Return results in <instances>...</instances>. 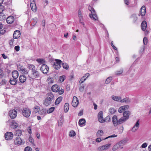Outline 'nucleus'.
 Segmentation results:
<instances>
[{
    "mask_svg": "<svg viewBox=\"0 0 151 151\" xmlns=\"http://www.w3.org/2000/svg\"><path fill=\"white\" fill-rule=\"evenodd\" d=\"M47 95V97L43 101V104L46 106H48L51 103L52 100L54 98V96L52 93H48Z\"/></svg>",
    "mask_w": 151,
    "mask_h": 151,
    "instance_id": "nucleus-1",
    "label": "nucleus"
},
{
    "mask_svg": "<svg viewBox=\"0 0 151 151\" xmlns=\"http://www.w3.org/2000/svg\"><path fill=\"white\" fill-rule=\"evenodd\" d=\"M88 9L91 13V14H89L90 17L91 18H92L93 20H98V17L94 8L91 7V6H88Z\"/></svg>",
    "mask_w": 151,
    "mask_h": 151,
    "instance_id": "nucleus-2",
    "label": "nucleus"
},
{
    "mask_svg": "<svg viewBox=\"0 0 151 151\" xmlns=\"http://www.w3.org/2000/svg\"><path fill=\"white\" fill-rule=\"evenodd\" d=\"M112 122L114 127H116L118 125L120 124L123 123L121 118L118 119L117 116L116 115L113 116L112 119Z\"/></svg>",
    "mask_w": 151,
    "mask_h": 151,
    "instance_id": "nucleus-3",
    "label": "nucleus"
},
{
    "mask_svg": "<svg viewBox=\"0 0 151 151\" xmlns=\"http://www.w3.org/2000/svg\"><path fill=\"white\" fill-rule=\"evenodd\" d=\"M130 113L129 111H125L123 113V117L121 118L123 123L127 120L129 118Z\"/></svg>",
    "mask_w": 151,
    "mask_h": 151,
    "instance_id": "nucleus-4",
    "label": "nucleus"
},
{
    "mask_svg": "<svg viewBox=\"0 0 151 151\" xmlns=\"http://www.w3.org/2000/svg\"><path fill=\"white\" fill-rule=\"evenodd\" d=\"M55 62L54 63L53 65L55 69L58 70L60 69L61 66L62 61L60 60L57 59H55Z\"/></svg>",
    "mask_w": 151,
    "mask_h": 151,
    "instance_id": "nucleus-5",
    "label": "nucleus"
},
{
    "mask_svg": "<svg viewBox=\"0 0 151 151\" xmlns=\"http://www.w3.org/2000/svg\"><path fill=\"white\" fill-rule=\"evenodd\" d=\"M17 69L19 71L21 72L22 74H27L28 73V71L24 68V67L22 65H17Z\"/></svg>",
    "mask_w": 151,
    "mask_h": 151,
    "instance_id": "nucleus-6",
    "label": "nucleus"
},
{
    "mask_svg": "<svg viewBox=\"0 0 151 151\" xmlns=\"http://www.w3.org/2000/svg\"><path fill=\"white\" fill-rule=\"evenodd\" d=\"M40 70L44 74H46L49 71V68L46 64H43L41 65Z\"/></svg>",
    "mask_w": 151,
    "mask_h": 151,
    "instance_id": "nucleus-7",
    "label": "nucleus"
},
{
    "mask_svg": "<svg viewBox=\"0 0 151 151\" xmlns=\"http://www.w3.org/2000/svg\"><path fill=\"white\" fill-rule=\"evenodd\" d=\"M22 113L24 117L28 118L30 115L31 111L29 109L25 108L23 109Z\"/></svg>",
    "mask_w": 151,
    "mask_h": 151,
    "instance_id": "nucleus-8",
    "label": "nucleus"
},
{
    "mask_svg": "<svg viewBox=\"0 0 151 151\" xmlns=\"http://www.w3.org/2000/svg\"><path fill=\"white\" fill-rule=\"evenodd\" d=\"M9 114L11 119H14L17 116V112L14 109L11 110L9 112Z\"/></svg>",
    "mask_w": 151,
    "mask_h": 151,
    "instance_id": "nucleus-9",
    "label": "nucleus"
},
{
    "mask_svg": "<svg viewBox=\"0 0 151 151\" xmlns=\"http://www.w3.org/2000/svg\"><path fill=\"white\" fill-rule=\"evenodd\" d=\"M14 142L15 145L18 146L23 145L25 143L24 140L22 139L19 137H17L16 139L14 140Z\"/></svg>",
    "mask_w": 151,
    "mask_h": 151,
    "instance_id": "nucleus-10",
    "label": "nucleus"
},
{
    "mask_svg": "<svg viewBox=\"0 0 151 151\" xmlns=\"http://www.w3.org/2000/svg\"><path fill=\"white\" fill-rule=\"evenodd\" d=\"M98 119L99 121L101 123L105 122V121L104 120L103 116V111H100L98 113Z\"/></svg>",
    "mask_w": 151,
    "mask_h": 151,
    "instance_id": "nucleus-11",
    "label": "nucleus"
},
{
    "mask_svg": "<svg viewBox=\"0 0 151 151\" xmlns=\"http://www.w3.org/2000/svg\"><path fill=\"white\" fill-rule=\"evenodd\" d=\"M146 13V8L145 6H143L141 8L140 11L139 13L138 14L139 16H141L142 17V18L143 19V17L145 16Z\"/></svg>",
    "mask_w": 151,
    "mask_h": 151,
    "instance_id": "nucleus-12",
    "label": "nucleus"
},
{
    "mask_svg": "<svg viewBox=\"0 0 151 151\" xmlns=\"http://www.w3.org/2000/svg\"><path fill=\"white\" fill-rule=\"evenodd\" d=\"M78 103L79 101L78 99L76 96H74L72 102V106L74 107H76L78 106Z\"/></svg>",
    "mask_w": 151,
    "mask_h": 151,
    "instance_id": "nucleus-13",
    "label": "nucleus"
},
{
    "mask_svg": "<svg viewBox=\"0 0 151 151\" xmlns=\"http://www.w3.org/2000/svg\"><path fill=\"white\" fill-rule=\"evenodd\" d=\"M4 136L6 139L10 140L13 138V134L12 132H7L5 134Z\"/></svg>",
    "mask_w": 151,
    "mask_h": 151,
    "instance_id": "nucleus-14",
    "label": "nucleus"
},
{
    "mask_svg": "<svg viewBox=\"0 0 151 151\" xmlns=\"http://www.w3.org/2000/svg\"><path fill=\"white\" fill-rule=\"evenodd\" d=\"M89 76L90 74L89 73L85 74L81 78L79 81V83H83Z\"/></svg>",
    "mask_w": 151,
    "mask_h": 151,
    "instance_id": "nucleus-15",
    "label": "nucleus"
},
{
    "mask_svg": "<svg viewBox=\"0 0 151 151\" xmlns=\"http://www.w3.org/2000/svg\"><path fill=\"white\" fill-rule=\"evenodd\" d=\"M20 35L21 33L20 31L19 30H16L14 32L13 37L14 39H17L20 37Z\"/></svg>",
    "mask_w": 151,
    "mask_h": 151,
    "instance_id": "nucleus-16",
    "label": "nucleus"
},
{
    "mask_svg": "<svg viewBox=\"0 0 151 151\" xmlns=\"http://www.w3.org/2000/svg\"><path fill=\"white\" fill-rule=\"evenodd\" d=\"M14 21V18L13 16H10L8 17L6 19L7 23L9 24H12Z\"/></svg>",
    "mask_w": 151,
    "mask_h": 151,
    "instance_id": "nucleus-17",
    "label": "nucleus"
},
{
    "mask_svg": "<svg viewBox=\"0 0 151 151\" xmlns=\"http://www.w3.org/2000/svg\"><path fill=\"white\" fill-rule=\"evenodd\" d=\"M32 77L34 78H38L40 76V73L39 72L36 70H34L31 73Z\"/></svg>",
    "mask_w": 151,
    "mask_h": 151,
    "instance_id": "nucleus-18",
    "label": "nucleus"
},
{
    "mask_svg": "<svg viewBox=\"0 0 151 151\" xmlns=\"http://www.w3.org/2000/svg\"><path fill=\"white\" fill-rule=\"evenodd\" d=\"M139 120H138L133 127L132 128V131L133 132H135L138 129L139 127Z\"/></svg>",
    "mask_w": 151,
    "mask_h": 151,
    "instance_id": "nucleus-19",
    "label": "nucleus"
},
{
    "mask_svg": "<svg viewBox=\"0 0 151 151\" xmlns=\"http://www.w3.org/2000/svg\"><path fill=\"white\" fill-rule=\"evenodd\" d=\"M147 23L146 21L144 20L142 22L141 25V27L142 29L145 31L146 30L147 28Z\"/></svg>",
    "mask_w": 151,
    "mask_h": 151,
    "instance_id": "nucleus-20",
    "label": "nucleus"
},
{
    "mask_svg": "<svg viewBox=\"0 0 151 151\" xmlns=\"http://www.w3.org/2000/svg\"><path fill=\"white\" fill-rule=\"evenodd\" d=\"M60 89V88L59 86L57 84L54 85H53L51 88V89L52 91L53 92H58V91Z\"/></svg>",
    "mask_w": 151,
    "mask_h": 151,
    "instance_id": "nucleus-21",
    "label": "nucleus"
},
{
    "mask_svg": "<svg viewBox=\"0 0 151 151\" xmlns=\"http://www.w3.org/2000/svg\"><path fill=\"white\" fill-rule=\"evenodd\" d=\"M10 125L11 126V127L13 128H16L18 126V123L14 120H12V121Z\"/></svg>",
    "mask_w": 151,
    "mask_h": 151,
    "instance_id": "nucleus-22",
    "label": "nucleus"
},
{
    "mask_svg": "<svg viewBox=\"0 0 151 151\" xmlns=\"http://www.w3.org/2000/svg\"><path fill=\"white\" fill-rule=\"evenodd\" d=\"M19 78L20 82L23 83L25 82L27 78L24 75H22L20 76Z\"/></svg>",
    "mask_w": 151,
    "mask_h": 151,
    "instance_id": "nucleus-23",
    "label": "nucleus"
},
{
    "mask_svg": "<svg viewBox=\"0 0 151 151\" xmlns=\"http://www.w3.org/2000/svg\"><path fill=\"white\" fill-rule=\"evenodd\" d=\"M86 122L85 119L82 118L79 119L78 124L81 127L84 126L85 125V123Z\"/></svg>",
    "mask_w": 151,
    "mask_h": 151,
    "instance_id": "nucleus-24",
    "label": "nucleus"
},
{
    "mask_svg": "<svg viewBox=\"0 0 151 151\" xmlns=\"http://www.w3.org/2000/svg\"><path fill=\"white\" fill-rule=\"evenodd\" d=\"M12 76L14 78L17 79L19 76L18 72L16 70L13 71L12 73Z\"/></svg>",
    "mask_w": 151,
    "mask_h": 151,
    "instance_id": "nucleus-25",
    "label": "nucleus"
},
{
    "mask_svg": "<svg viewBox=\"0 0 151 151\" xmlns=\"http://www.w3.org/2000/svg\"><path fill=\"white\" fill-rule=\"evenodd\" d=\"M17 79L11 78L10 79L9 82L10 84L12 85H15L17 83Z\"/></svg>",
    "mask_w": 151,
    "mask_h": 151,
    "instance_id": "nucleus-26",
    "label": "nucleus"
},
{
    "mask_svg": "<svg viewBox=\"0 0 151 151\" xmlns=\"http://www.w3.org/2000/svg\"><path fill=\"white\" fill-rule=\"evenodd\" d=\"M60 116H61L60 117L59 120L58 122V126H61L64 121L63 116V115H60Z\"/></svg>",
    "mask_w": 151,
    "mask_h": 151,
    "instance_id": "nucleus-27",
    "label": "nucleus"
},
{
    "mask_svg": "<svg viewBox=\"0 0 151 151\" xmlns=\"http://www.w3.org/2000/svg\"><path fill=\"white\" fill-rule=\"evenodd\" d=\"M27 68L31 71V73L34 70H36L35 66L32 64H28Z\"/></svg>",
    "mask_w": 151,
    "mask_h": 151,
    "instance_id": "nucleus-28",
    "label": "nucleus"
},
{
    "mask_svg": "<svg viewBox=\"0 0 151 151\" xmlns=\"http://www.w3.org/2000/svg\"><path fill=\"white\" fill-rule=\"evenodd\" d=\"M30 7L32 10L34 12H35L37 10V7L36 4L34 2V3H31L30 4Z\"/></svg>",
    "mask_w": 151,
    "mask_h": 151,
    "instance_id": "nucleus-29",
    "label": "nucleus"
},
{
    "mask_svg": "<svg viewBox=\"0 0 151 151\" xmlns=\"http://www.w3.org/2000/svg\"><path fill=\"white\" fill-rule=\"evenodd\" d=\"M63 97L62 96H59L58 97L56 100L55 104V105L58 104L62 100Z\"/></svg>",
    "mask_w": 151,
    "mask_h": 151,
    "instance_id": "nucleus-30",
    "label": "nucleus"
},
{
    "mask_svg": "<svg viewBox=\"0 0 151 151\" xmlns=\"http://www.w3.org/2000/svg\"><path fill=\"white\" fill-rule=\"evenodd\" d=\"M120 102L121 103L125 102L127 104H128L130 102V100L129 98H126L122 99H121Z\"/></svg>",
    "mask_w": 151,
    "mask_h": 151,
    "instance_id": "nucleus-31",
    "label": "nucleus"
},
{
    "mask_svg": "<svg viewBox=\"0 0 151 151\" xmlns=\"http://www.w3.org/2000/svg\"><path fill=\"white\" fill-rule=\"evenodd\" d=\"M69 104L68 103H66L64 106V111L65 113L67 112L69 109Z\"/></svg>",
    "mask_w": 151,
    "mask_h": 151,
    "instance_id": "nucleus-32",
    "label": "nucleus"
},
{
    "mask_svg": "<svg viewBox=\"0 0 151 151\" xmlns=\"http://www.w3.org/2000/svg\"><path fill=\"white\" fill-rule=\"evenodd\" d=\"M1 36L4 35L6 32V29L5 28H2L3 24L1 23Z\"/></svg>",
    "mask_w": 151,
    "mask_h": 151,
    "instance_id": "nucleus-33",
    "label": "nucleus"
},
{
    "mask_svg": "<svg viewBox=\"0 0 151 151\" xmlns=\"http://www.w3.org/2000/svg\"><path fill=\"white\" fill-rule=\"evenodd\" d=\"M111 98L114 100L117 101H119L121 99V97L120 96H117L114 95L111 96Z\"/></svg>",
    "mask_w": 151,
    "mask_h": 151,
    "instance_id": "nucleus-34",
    "label": "nucleus"
},
{
    "mask_svg": "<svg viewBox=\"0 0 151 151\" xmlns=\"http://www.w3.org/2000/svg\"><path fill=\"white\" fill-rule=\"evenodd\" d=\"M32 20L31 21L30 24L31 26H34L36 24L37 22V19L36 18H33Z\"/></svg>",
    "mask_w": 151,
    "mask_h": 151,
    "instance_id": "nucleus-35",
    "label": "nucleus"
},
{
    "mask_svg": "<svg viewBox=\"0 0 151 151\" xmlns=\"http://www.w3.org/2000/svg\"><path fill=\"white\" fill-rule=\"evenodd\" d=\"M130 18L133 19V22L134 23H135L137 20V15L135 14H133L131 15Z\"/></svg>",
    "mask_w": 151,
    "mask_h": 151,
    "instance_id": "nucleus-36",
    "label": "nucleus"
},
{
    "mask_svg": "<svg viewBox=\"0 0 151 151\" xmlns=\"http://www.w3.org/2000/svg\"><path fill=\"white\" fill-rule=\"evenodd\" d=\"M47 113V111L45 109H42L39 112V114L40 115L46 114Z\"/></svg>",
    "mask_w": 151,
    "mask_h": 151,
    "instance_id": "nucleus-37",
    "label": "nucleus"
},
{
    "mask_svg": "<svg viewBox=\"0 0 151 151\" xmlns=\"http://www.w3.org/2000/svg\"><path fill=\"white\" fill-rule=\"evenodd\" d=\"M103 134V131L102 130H99L97 132L96 135L97 137H101L102 136Z\"/></svg>",
    "mask_w": 151,
    "mask_h": 151,
    "instance_id": "nucleus-38",
    "label": "nucleus"
},
{
    "mask_svg": "<svg viewBox=\"0 0 151 151\" xmlns=\"http://www.w3.org/2000/svg\"><path fill=\"white\" fill-rule=\"evenodd\" d=\"M15 134L16 136H18V137L19 136H21L22 135V131L21 130L19 129L16 130Z\"/></svg>",
    "mask_w": 151,
    "mask_h": 151,
    "instance_id": "nucleus-39",
    "label": "nucleus"
},
{
    "mask_svg": "<svg viewBox=\"0 0 151 151\" xmlns=\"http://www.w3.org/2000/svg\"><path fill=\"white\" fill-rule=\"evenodd\" d=\"M123 72V69L122 68L120 69L119 70H117L115 72V73L116 75H119L122 74Z\"/></svg>",
    "mask_w": 151,
    "mask_h": 151,
    "instance_id": "nucleus-40",
    "label": "nucleus"
},
{
    "mask_svg": "<svg viewBox=\"0 0 151 151\" xmlns=\"http://www.w3.org/2000/svg\"><path fill=\"white\" fill-rule=\"evenodd\" d=\"M110 114H113L116 112V110L113 108H110L109 110Z\"/></svg>",
    "mask_w": 151,
    "mask_h": 151,
    "instance_id": "nucleus-41",
    "label": "nucleus"
},
{
    "mask_svg": "<svg viewBox=\"0 0 151 151\" xmlns=\"http://www.w3.org/2000/svg\"><path fill=\"white\" fill-rule=\"evenodd\" d=\"M55 109V108L54 107H52L49 109L47 110V113L49 114L52 112Z\"/></svg>",
    "mask_w": 151,
    "mask_h": 151,
    "instance_id": "nucleus-42",
    "label": "nucleus"
},
{
    "mask_svg": "<svg viewBox=\"0 0 151 151\" xmlns=\"http://www.w3.org/2000/svg\"><path fill=\"white\" fill-rule=\"evenodd\" d=\"M112 78L111 77H108L106 80L105 83L106 84H108L112 80Z\"/></svg>",
    "mask_w": 151,
    "mask_h": 151,
    "instance_id": "nucleus-43",
    "label": "nucleus"
},
{
    "mask_svg": "<svg viewBox=\"0 0 151 151\" xmlns=\"http://www.w3.org/2000/svg\"><path fill=\"white\" fill-rule=\"evenodd\" d=\"M40 64L44 63L45 62V61L44 59H43L40 58H38L36 60Z\"/></svg>",
    "mask_w": 151,
    "mask_h": 151,
    "instance_id": "nucleus-44",
    "label": "nucleus"
},
{
    "mask_svg": "<svg viewBox=\"0 0 151 151\" xmlns=\"http://www.w3.org/2000/svg\"><path fill=\"white\" fill-rule=\"evenodd\" d=\"M65 76L63 75L59 77V80L60 82H63L65 80Z\"/></svg>",
    "mask_w": 151,
    "mask_h": 151,
    "instance_id": "nucleus-45",
    "label": "nucleus"
},
{
    "mask_svg": "<svg viewBox=\"0 0 151 151\" xmlns=\"http://www.w3.org/2000/svg\"><path fill=\"white\" fill-rule=\"evenodd\" d=\"M76 135L75 132L73 130L71 131L69 133V136L70 137H74Z\"/></svg>",
    "mask_w": 151,
    "mask_h": 151,
    "instance_id": "nucleus-46",
    "label": "nucleus"
},
{
    "mask_svg": "<svg viewBox=\"0 0 151 151\" xmlns=\"http://www.w3.org/2000/svg\"><path fill=\"white\" fill-rule=\"evenodd\" d=\"M63 67V68L66 70L68 69L69 66L68 64L66 63H62Z\"/></svg>",
    "mask_w": 151,
    "mask_h": 151,
    "instance_id": "nucleus-47",
    "label": "nucleus"
},
{
    "mask_svg": "<svg viewBox=\"0 0 151 151\" xmlns=\"http://www.w3.org/2000/svg\"><path fill=\"white\" fill-rule=\"evenodd\" d=\"M34 112L35 113L39 111L40 107L39 106H36L34 107Z\"/></svg>",
    "mask_w": 151,
    "mask_h": 151,
    "instance_id": "nucleus-48",
    "label": "nucleus"
},
{
    "mask_svg": "<svg viewBox=\"0 0 151 151\" xmlns=\"http://www.w3.org/2000/svg\"><path fill=\"white\" fill-rule=\"evenodd\" d=\"M125 110V109L124 108V107H123V106H121L119 109L118 112L119 113H122Z\"/></svg>",
    "mask_w": 151,
    "mask_h": 151,
    "instance_id": "nucleus-49",
    "label": "nucleus"
},
{
    "mask_svg": "<svg viewBox=\"0 0 151 151\" xmlns=\"http://www.w3.org/2000/svg\"><path fill=\"white\" fill-rule=\"evenodd\" d=\"M104 120L105 121V122H109L111 121L110 116H106Z\"/></svg>",
    "mask_w": 151,
    "mask_h": 151,
    "instance_id": "nucleus-50",
    "label": "nucleus"
},
{
    "mask_svg": "<svg viewBox=\"0 0 151 151\" xmlns=\"http://www.w3.org/2000/svg\"><path fill=\"white\" fill-rule=\"evenodd\" d=\"M143 44L144 45H146L147 44V39L146 37H145L143 40Z\"/></svg>",
    "mask_w": 151,
    "mask_h": 151,
    "instance_id": "nucleus-51",
    "label": "nucleus"
},
{
    "mask_svg": "<svg viewBox=\"0 0 151 151\" xmlns=\"http://www.w3.org/2000/svg\"><path fill=\"white\" fill-rule=\"evenodd\" d=\"M29 141L32 144H33L34 145V140L33 138L31 137H29Z\"/></svg>",
    "mask_w": 151,
    "mask_h": 151,
    "instance_id": "nucleus-52",
    "label": "nucleus"
},
{
    "mask_svg": "<svg viewBox=\"0 0 151 151\" xmlns=\"http://www.w3.org/2000/svg\"><path fill=\"white\" fill-rule=\"evenodd\" d=\"M7 82L5 79H3L1 82V85H5L6 84Z\"/></svg>",
    "mask_w": 151,
    "mask_h": 151,
    "instance_id": "nucleus-53",
    "label": "nucleus"
},
{
    "mask_svg": "<svg viewBox=\"0 0 151 151\" xmlns=\"http://www.w3.org/2000/svg\"><path fill=\"white\" fill-rule=\"evenodd\" d=\"M144 50H145L144 46L141 47L140 48V50L139 51V54L140 55H142L143 53Z\"/></svg>",
    "mask_w": 151,
    "mask_h": 151,
    "instance_id": "nucleus-54",
    "label": "nucleus"
},
{
    "mask_svg": "<svg viewBox=\"0 0 151 151\" xmlns=\"http://www.w3.org/2000/svg\"><path fill=\"white\" fill-rule=\"evenodd\" d=\"M84 86L83 84L81 85L80 87L79 88V89L81 92H83L84 91Z\"/></svg>",
    "mask_w": 151,
    "mask_h": 151,
    "instance_id": "nucleus-55",
    "label": "nucleus"
},
{
    "mask_svg": "<svg viewBox=\"0 0 151 151\" xmlns=\"http://www.w3.org/2000/svg\"><path fill=\"white\" fill-rule=\"evenodd\" d=\"M113 41H112L111 42V46L115 50H116V51L117 52H118V51L117 50V48L115 47L114 45H113Z\"/></svg>",
    "mask_w": 151,
    "mask_h": 151,
    "instance_id": "nucleus-56",
    "label": "nucleus"
},
{
    "mask_svg": "<svg viewBox=\"0 0 151 151\" xmlns=\"http://www.w3.org/2000/svg\"><path fill=\"white\" fill-rule=\"evenodd\" d=\"M111 145L110 144H108L104 145V148L105 149V150L108 149L110 147Z\"/></svg>",
    "mask_w": 151,
    "mask_h": 151,
    "instance_id": "nucleus-57",
    "label": "nucleus"
},
{
    "mask_svg": "<svg viewBox=\"0 0 151 151\" xmlns=\"http://www.w3.org/2000/svg\"><path fill=\"white\" fill-rule=\"evenodd\" d=\"M24 151H32V148L29 146H27L25 148Z\"/></svg>",
    "mask_w": 151,
    "mask_h": 151,
    "instance_id": "nucleus-58",
    "label": "nucleus"
},
{
    "mask_svg": "<svg viewBox=\"0 0 151 151\" xmlns=\"http://www.w3.org/2000/svg\"><path fill=\"white\" fill-rule=\"evenodd\" d=\"M47 81H48V83L49 84H51L52 83L54 82V80L53 78H50L47 79Z\"/></svg>",
    "mask_w": 151,
    "mask_h": 151,
    "instance_id": "nucleus-59",
    "label": "nucleus"
},
{
    "mask_svg": "<svg viewBox=\"0 0 151 151\" xmlns=\"http://www.w3.org/2000/svg\"><path fill=\"white\" fill-rule=\"evenodd\" d=\"M117 135H115V134H113V135H110V136H109L108 137L105 138L104 139H108V138H109L116 137H117Z\"/></svg>",
    "mask_w": 151,
    "mask_h": 151,
    "instance_id": "nucleus-60",
    "label": "nucleus"
},
{
    "mask_svg": "<svg viewBox=\"0 0 151 151\" xmlns=\"http://www.w3.org/2000/svg\"><path fill=\"white\" fill-rule=\"evenodd\" d=\"M127 141L126 139H122L119 142L121 143L123 145L126 143Z\"/></svg>",
    "mask_w": 151,
    "mask_h": 151,
    "instance_id": "nucleus-61",
    "label": "nucleus"
},
{
    "mask_svg": "<svg viewBox=\"0 0 151 151\" xmlns=\"http://www.w3.org/2000/svg\"><path fill=\"white\" fill-rule=\"evenodd\" d=\"M119 132L120 133H122L124 130V127L123 126H121L119 129Z\"/></svg>",
    "mask_w": 151,
    "mask_h": 151,
    "instance_id": "nucleus-62",
    "label": "nucleus"
},
{
    "mask_svg": "<svg viewBox=\"0 0 151 151\" xmlns=\"http://www.w3.org/2000/svg\"><path fill=\"white\" fill-rule=\"evenodd\" d=\"M14 41V39H12L9 42V44L10 45L11 47H12L13 46H14V45H13V42Z\"/></svg>",
    "mask_w": 151,
    "mask_h": 151,
    "instance_id": "nucleus-63",
    "label": "nucleus"
},
{
    "mask_svg": "<svg viewBox=\"0 0 151 151\" xmlns=\"http://www.w3.org/2000/svg\"><path fill=\"white\" fill-rule=\"evenodd\" d=\"M14 49L16 51L18 52L19 51L20 49V47L19 45L15 46L14 47Z\"/></svg>",
    "mask_w": 151,
    "mask_h": 151,
    "instance_id": "nucleus-64",
    "label": "nucleus"
}]
</instances>
